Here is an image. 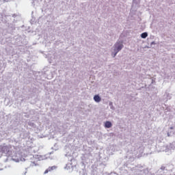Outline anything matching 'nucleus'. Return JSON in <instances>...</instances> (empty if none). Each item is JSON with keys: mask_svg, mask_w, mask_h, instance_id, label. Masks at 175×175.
<instances>
[{"mask_svg": "<svg viewBox=\"0 0 175 175\" xmlns=\"http://www.w3.org/2000/svg\"><path fill=\"white\" fill-rule=\"evenodd\" d=\"M122 47H124L122 43L118 42L115 44L114 51H116V53L113 57H116V55H117V53H118V51H120V50L122 49Z\"/></svg>", "mask_w": 175, "mask_h": 175, "instance_id": "f257e3e1", "label": "nucleus"}, {"mask_svg": "<svg viewBox=\"0 0 175 175\" xmlns=\"http://www.w3.org/2000/svg\"><path fill=\"white\" fill-rule=\"evenodd\" d=\"M1 151L2 152L6 153L9 151V147L8 146H3L1 147Z\"/></svg>", "mask_w": 175, "mask_h": 175, "instance_id": "7ed1b4c3", "label": "nucleus"}, {"mask_svg": "<svg viewBox=\"0 0 175 175\" xmlns=\"http://www.w3.org/2000/svg\"><path fill=\"white\" fill-rule=\"evenodd\" d=\"M147 36H148V33H147V32H144L141 34V38H142V39H146Z\"/></svg>", "mask_w": 175, "mask_h": 175, "instance_id": "423d86ee", "label": "nucleus"}, {"mask_svg": "<svg viewBox=\"0 0 175 175\" xmlns=\"http://www.w3.org/2000/svg\"><path fill=\"white\" fill-rule=\"evenodd\" d=\"M111 126H112V124L110 122V121L105 122V128H111Z\"/></svg>", "mask_w": 175, "mask_h": 175, "instance_id": "20e7f679", "label": "nucleus"}, {"mask_svg": "<svg viewBox=\"0 0 175 175\" xmlns=\"http://www.w3.org/2000/svg\"><path fill=\"white\" fill-rule=\"evenodd\" d=\"M57 167L55 166H52V167H49L48 169H46L44 171V174H47V173H49V172H51L53 170H54V169H56Z\"/></svg>", "mask_w": 175, "mask_h": 175, "instance_id": "f03ea898", "label": "nucleus"}, {"mask_svg": "<svg viewBox=\"0 0 175 175\" xmlns=\"http://www.w3.org/2000/svg\"><path fill=\"white\" fill-rule=\"evenodd\" d=\"M94 100H95V102H100L101 100V98H100V96L98 95H96L94 96Z\"/></svg>", "mask_w": 175, "mask_h": 175, "instance_id": "39448f33", "label": "nucleus"}]
</instances>
